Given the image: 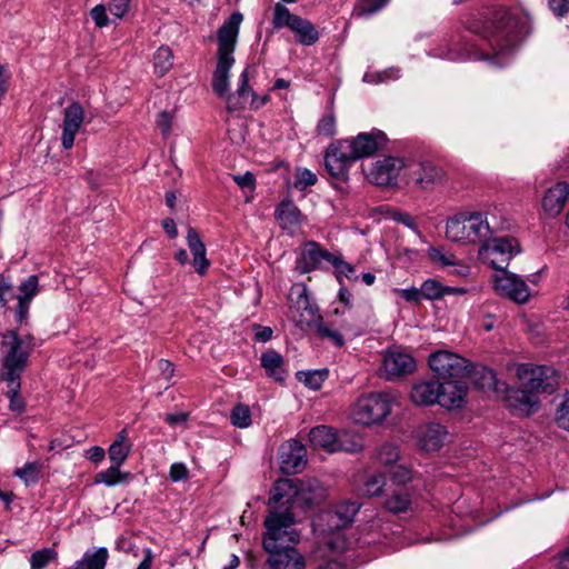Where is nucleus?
Wrapping results in <instances>:
<instances>
[{
  "label": "nucleus",
  "instance_id": "f257e3e1",
  "mask_svg": "<svg viewBox=\"0 0 569 569\" xmlns=\"http://www.w3.org/2000/svg\"><path fill=\"white\" fill-rule=\"evenodd\" d=\"M480 37L486 48L450 40L432 49L430 54L449 61L483 60L492 67H505L513 59L520 40L519 22L509 11H498Z\"/></svg>",
  "mask_w": 569,
  "mask_h": 569
},
{
  "label": "nucleus",
  "instance_id": "f03ea898",
  "mask_svg": "<svg viewBox=\"0 0 569 569\" xmlns=\"http://www.w3.org/2000/svg\"><path fill=\"white\" fill-rule=\"evenodd\" d=\"M327 497V489L316 478L293 482L289 479L276 481L271 488L268 506H288L291 509H307L320 505Z\"/></svg>",
  "mask_w": 569,
  "mask_h": 569
},
{
  "label": "nucleus",
  "instance_id": "7ed1b4c3",
  "mask_svg": "<svg viewBox=\"0 0 569 569\" xmlns=\"http://www.w3.org/2000/svg\"><path fill=\"white\" fill-rule=\"evenodd\" d=\"M242 20V13L233 12L217 31L218 61L211 84L219 97H224L229 91V72L234 63L233 52Z\"/></svg>",
  "mask_w": 569,
  "mask_h": 569
},
{
  "label": "nucleus",
  "instance_id": "20e7f679",
  "mask_svg": "<svg viewBox=\"0 0 569 569\" xmlns=\"http://www.w3.org/2000/svg\"><path fill=\"white\" fill-rule=\"evenodd\" d=\"M34 347L36 342L32 335L20 336L16 330L3 332L0 342L2 359L0 377L21 378Z\"/></svg>",
  "mask_w": 569,
  "mask_h": 569
},
{
  "label": "nucleus",
  "instance_id": "39448f33",
  "mask_svg": "<svg viewBox=\"0 0 569 569\" xmlns=\"http://www.w3.org/2000/svg\"><path fill=\"white\" fill-rule=\"evenodd\" d=\"M269 515L264 519L266 532L263 535V549L287 547L300 541V532L295 528L296 519L292 509L288 506H269Z\"/></svg>",
  "mask_w": 569,
  "mask_h": 569
},
{
  "label": "nucleus",
  "instance_id": "423d86ee",
  "mask_svg": "<svg viewBox=\"0 0 569 569\" xmlns=\"http://www.w3.org/2000/svg\"><path fill=\"white\" fill-rule=\"evenodd\" d=\"M491 234L487 214L482 211H460L446 222V237L453 242H483Z\"/></svg>",
  "mask_w": 569,
  "mask_h": 569
},
{
  "label": "nucleus",
  "instance_id": "0eeeda50",
  "mask_svg": "<svg viewBox=\"0 0 569 569\" xmlns=\"http://www.w3.org/2000/svg\"><path fill=\"white\" fill-rule=\"evenodd\" d=\"M390 412V395L371 392L357 399L351 409V418L357 425L370 427L381 423Z\"/></svg>",
  "mask_w": 569,
  "mask_h": 569
},
{
  "label": "nucleus",
  "instance_id": "6e6552de",
  "mask_svg": "<svg viewBox=\"0 0 569 569\" xmlns=\"http://www.w3.org/2000/svg\"><path fill=\"white\" fill-rule=\"evenodd\" d=\"M437 170L422 167L412 158L393 157V189H406L411 183L422 189L433 183Z\"/></svg>",
  "mask_w": 569,
  "mask_h": 569
},
{
  "label": "nucleus",
  "instance_id": "1a4fd4ad",
  "mask_svg": "<svg viewBox=\"0 0 569 569\" xmlns=\"http://www.w3.org/2000/svg\"><path fill=\"white\" fill-rule=\"evenodd\" d=\"M516 377L522 387L535 393H551L558 383L556 370L548 366L517 365Z\"/></svg>",
  "mask_w": 569,
  "mask_h": 569
},
{
  "label": "nucleus",
  "instance_id": "9d476101",
  "mask_svg": "<svg viewBox=\"0 0 569 569\" xmlns=\"http://www.w3.org/2000/svg\"><path fill=\"white\" fill-rule=\"evenodd\" d=\"M289 309L292 320L302 329L311 328L318 321L319 308L311 301L305 284L296 283L288 295Z\"/></svg>",
  "mask_w": 569,
  "mask_h": 569
},
{
  "label": "nucleus",
  "instance_id": "9b49d317",
  "mask_svg": "<svg viewBox=\"0 0 569 569\" xmlns=\"http://www.w3.org/2000/svg\"><path fill=\"white\" fill-rule=\"evenodd\" d=\"M518 252V244L513 239L489 237L482 242L478 254L497 272H502Z\"/></svg>",
  "mask_w": 569,
  "mask_h": 569
},
{
  "label": "nucleus",
  "instance_id": "f8f14e48",
  "mask_svg": "<svg viewBox=\"0 0 569 569\" xmlns=\"http://www.w3.org/2000/svg\"><path fill=\"white\" fill-rule=\"evenodd\" d=\"M356 159L343 139L330 143L325 152V167L328 173L339 180H347Z\"/></svg>",
  "mask_w": 569,
  "mask_h": 569
},
{
  "label": "nucleus",
  "instance_id": "ddd939ff",
  "mask_svg": "<svg viewBox=\"0 0 569 569\" xmlns=\"http://www.w3.org/2000/svg\"><path fill=\"white\" fill-rule=\"evenodd\" d=\"M428 363L439 378H457L463 376L470 368V362L463 357L449 350H438L429 356Z\"/></svg>",
  "mask_w": 569,
  "mask_h": 569
},
{
  "label": "nucleus",
  "instance_id": "4468645a",
  "mask_svg": "<svg viewBox=\"0 0 569 569\" xmlns=\"http://www.w3.org/2000/svg\"><path fill=\"white\" fill-rule=\"evenodd\" d=\"M343 140L348 144L349 151H351L356 161L372 157L376 152L385 149L389 143L388 136L379 129H372L369 132H360L356 137Z\"/></svg>",
  "mask_w": 569,
  "mask_h": 569
},
{
  "label": "nucleus",
  "instance_id": "2eb2a0df",
  "mask_svg": "<svg viewBox=\"0 0 569 569\" xmlns=\"http://www.w3.org/2000/svg\"><path fill=\"white\" fill-rule=\"evenodd\" d=\"M495 290L500 296L520 305L526 303L531 296V290L526 280L517 273L510 272L508 270L496 272Z\"/></svg>",
  "mask_w": 569,
  "mask_h": 569
},
{
  "label": "nucleus",
  "instance_id": "dca6fc26",
  "mask_svg": "<svg viewBox=\"0 0 569 569\" xmlns=\"http://www.w3.org/2000/svg\"><path fill=\"white\" fill-rule=\"evenodd\" d=\"M307 466L306 447L296 439H290L281 446L280 468L286 475L301 472Z\"/></svg>",
  "mask_w": 569,
  "mask_h": 569
},
{
  "label": "nucleus",
  "instance_id": "f3484780",
  "mask_svg": "<svg viewBox=\"0 0 569 569\" xmlns=\"http://www.w3.org/2000/svg\"><path fill=\"white\" fill-rule=\"evenodd\" d=\"M428 256L435 266L451 276L467 278L471 274L470 266L443 247H431Z\"/></svg>",
  "mask_w": 569,
  "mask_h": 569
},
{
  "label": "nucleus",
  "instance_id": "a211bd4d",
  "mask_svg": "<svg viewBox=\"0 0 569 569\" xmlns=\"http://www.w3.org/2000/svg\"><path fill=\"white\" fill-rule=\"evenodd\" d=\"M393 487L403 486L411 480V471L403 465H397L393 462ZM411 515L412 502L411 495L407 488L396 491L393 488V515Z\"/></svg>",
  "mask_w": 569,
  "mask_h": 569
},
{
  "label": "nucleus",
  "instance_id": "6ab92c4d",
  "mask_svg": "<svg viewBox=\"0 0 569 569\" xmlns=\"http://www.w3.org/2000/svg\"><path fill=\"white\" fill-rule=\"evenodd\" d=\"M84 121V110L79 102H72L63 110L61 144L69 150L74 144V138Z\"/></svg>",
  "mask_w": 569,
  "mask_h": 569
},
{
  "label": "nucleus",
  "instance_id": "aec40b11",
  "mask_svg": "<svg viewBox=\"0 0 569 569\" xmlns=\"http://www.w3.org/2000/svg\"><path fill=\"white\" fill-rule=\"evenodd\" d=\"M569 199V183L559 181L545 192L541 207L546 218L553 219L558 217Z\"/></svg>",
  "mask_w": 569,
  "mask_h": 569
},
{
  "label": "nucleus",
  "instance_id": "412c9836",
  "mask_svg": "<svg viewBox=\"0 0 569 569\" xmlns=\"http://www.w3.org/2000/svg\"><path fill=\"white\" fill-rule=\"evenodd\" d=\"M266 552L269 569H306L303 556L293 547H278Z\"/></svg>",
  "mask_w": 569,
  "mask_h": 569
},
{
  "label": "nucleus",
  "instance_id": "4be33fe9",
  "mask_svg": "<svg viewBox=\"0 0 569 569\" xmlns=\"http://www.w3.org/2000/svg\"><path fill=\"white\" fill-rule=\"evenodd\" d=\"M468 387L458 380L440 382L438 403L447 409L460 408L466 402Z\"/></svg>",
  "mask_w": 569,
  "mask_h": 569
},
{
  "label": "nucleus",
  "instance_id": "5701e85b",
  "mask_svg": "<svg viewBox=\"0 0 569 569\" xmlns=\"http://www.w3.org/2000/svg\"><path fill=\"white\" fill-rule=\"evenodd\" d=\"M447 438V428L437 422L427 423L418 431L419 445L425 451H438L445 445Z\"/></svg>",
  "mask_w": 569,
  "mask_h": 569
},
{
  "label": "nucleus",
  "instance_id": "b1692460",
  "mask_svg": "<svg viewBox=\"0 0 569 569\" xmlns=\"http://www.w3.org/2000/svg\"><path fill=\"white\" fill-rule=\"evenodd\" d=\"M508 402L510 408L518 415H530L539 407L537 393L525 387L510 389L508 391Z\"/></svg>",
  "mask_w": 569,
  "mask_h": 569
},
{
  "label": "nucleus",
  "instance_id": "393cba45",
  "mask_svg": "<svg viewBox=\"0 0 569 569\" xmlns=\"http://www.w3.org/2000/svg\"><path fill=\"white\" fill-rule=\"evenodd\" d=\"M187 244L193 257L192 266L194 267V270L200 276H203L210 266V261L207 259L206 246L194 228L188 229Z\"/></svg>",
  "mask_w": 569,
  "mask_h": 569
},
{
  "label": "nucleus",
  "instance_id": "a878e982",
  "mask_svg": "<svg viewBox=\"0 0 569 569\" xmlns=\"http://www.w3.org/2000/svg\"><path fill=\"white\" fill-rule=\"evenodd\" d=\"M440 382L436 380L420 381L412 386L410 398L418 406H431L439 401Z\"/></svg>",
  "mask_w": 569,
  "mask_h": 569
},
{
  "label": "nucleus",
  "instance_id": "bb28decb",
  "mask_svg": "<svg viewBox=\"0 0 569 569\" xmlns=\"http://www.w3.org/2000/svg\"><path fill=\"white\" fill-rule=\"evenodd\" d=\"M260 365L269 378L280 382L286 380L287 370L284 359L278 351L269 349L262 352Z\"/></svg>",
  "mask_w": 569,
  "mask_h": 569
},
{
  "label": "nucleus",
  "instance_id": "cd10ccee",
  "mask_svg": "<svg viewBox=\"0 0 569 569\" xmlns=\"http://www.w3.org/2000/svg\"><path fill=\"white\" fill-rule=\"evenodd\" d=\"M337 431L328 426H317L309 432V441L315 448H320L329 453L337 452Z\"/></svg>",
  "mask_w": 569,
  "mask_h": 569
},
{
  "label": "nucleus",
  "instance_id": "c85d7f7f",
  "mask_svg": "<svg viewBox=\"0 0 569 569\" xmlns=\"http://www.w3.org/2000/svg\"><path fill=\"white\" fill-rule=\"evenodd\" d=\"M369 182L379 186L388 187L391 183V156H386L371 163L366 172Z\"/></svg>",
  "mask_w": 569,
  "mask_h": 569
},
{
  "label": "nucleus",
  "instance_id": "c756f323",
  "mask_svg": "<svg viewBox=\"0 0 569 569\" xmlns=\"http://www.w3.org/2000/svg\"><path fill=\"white\" fill-rule=\"evenodd\" d=\"M108 558L109 551L106 547L87 550L82 558L76 561L68 569H104Z\"/></svg>",
  "mask_w": 569,
  "mask_h": 569
},
{
  "label": "nucleus",
  "instance_id": "7c9ffc66",
  "mask_svg": "<svg viewBox=\"0 0 569 569\" xmlns=\"http://www.w3.org/2000/svg\"><path fill=\"white\" fill-rule=\"evenodd\" d=\"M131 451V443L128 440V432L122 429L117 439L110 445L108 449L109 459L113 465L122 466Z\"/></svg>",
  "mask_w": 569,
  "mask_h": 569
},
{
  "label": "nucleus",
  "instance_id": "2f4dec72",
  "mask_svg": "<svg viewBox=\"0 0 569 569\" xmlns=\"http://www.w3.org/2000/svg\"><path fill=\"white\" fill-rule=\"evenodd\" d=\"M300 217V210L290 199L282 200L276 209V218L284 229L299 226Z\"/></svg>",
  "mask_w": 569,
  "mask_h": 569
},
{
  "label": "nucleus",
  "instance_id": "473e14b6",
  "mask_svg": "<svg viewBox=\"0 0 569 569\" xmlns=\"http://www.w3.org/2000/svg\"><path fill=\"white\" fill-rule=\"evenodd\" d=\"M417 361L410 351L393 346V376H406L415 372Z\"/></svg>",
  "mask_w": 569,
  "mask_h": 569
},
{
  "label": "nucleus",
  "instance_id": "72a5a7b5",
  "mask_svg": "<svg viewBox=\"0 0 569 569\" xmlns=\"http://www.w3.org/2000/svg\"><path fill=\"white\" fill-rule=\"evenodd\" d=\"M290 30L298 37V41L303 46H312L319 40V32L316 26L299 17Z\"/></svg>",
  "mask_w": 569,
  "mask_h": 569
},
{
  "label": "nucleus",
  "instance_id": "f704fd0d",
  "mask_svg": "<svg viewBox=\"0 0 569 569\" xmlns=\"http://www.w3.org/2000/svg\"><path fill=\"white\" fill-rule=\"evenodd\" d=\"M322 254L323 249L319 243L315 241L308 242L299 260V268L301 272L307 273L317 269L319 263L322 261Z\"/></svg>",
  "mask_w": 569,
  "mask_h": 569
},
{
  "label": "nucleus",
  "instance_id": "c9c22d12",
  "mask_svg": "<svg viewBox=\"0 0 569 569\" xmlns=\"http://www.w3.org/2000/svg\"><path fill=\"white\" fill-rule=\"evenodd\" d=\"M466 373H470L472 382L479 389H497V378L492 369L485 366L472 367Z\"/></svg>",
  "mask_w": 569,
  "mask_h": 569
},
{
  "label": "nucleus",
  "instance_id": "e433bc0d",
  "mask_svg": "<svg viewBox=\"0 0 569 569\" xmlns=\"http://www.w3.org/2000/svg\"><path fill=\"white\" fill-rule=\"evenodd\" d=\"M120 465H113L96 475L94 483H104L108 487H114L119 483L128 482L131 478L129 472H121Z\"/></svg>",
  "mask_w": 569,
  "mask_h": 569
},
{
  "label": "nucleus",
  "instance_id": "4c0bfd02",
  "mask_svg": "<svg viewBox=\"0 0 569 569\" xmlns=\"http://www.w3.org/2000/svg\"><path fill=\"white\" fill-rule=\"evenodd\" d=\"M365 445L361 436L350 432L340 431L337 433V452L345 451L349 453H358L362 451Z\"/></svg>",
  "mask_w": 569,
  "mask_h": 569
},
{
  "label": "nucleus",
  "instance_id": "58836bf2",
  "mask_svg": "<svg viewBox=\"0 0 569 569\" xmlns=\"http://www.w3.org/2000/svg\"><path fill=\"white\" fill-rule=\"evenodd\" d=\"M8 385L7 397L10 400L9 408L11 411L21 413L24 411L26 405L22 398H20V380L21 378H1Z\"/></svg>",
  "mask_w": 569,
  "mask_h": 569
},
{
  "label": "nucleus",
  "instance_id": "ea45409f",
  "mask_svg": "<svg viewBox=\"0 0 569 569\" xmlns=\"http://www.w3.org/2000/svg\"><path fill=\"white\" fill-rule=\"evenodd\" d=\"M173 66V54L169 47H160L153 56V67L158 76H164Z\"/></svg>",
  "mask_w": 569,
  "mask_h": 569
},
{
  "label": "nucleus",
  "instance_id": "a19ab883",
  "mask_svg": "<svg viewBox=\"0 0 569 569\" xmlns=\"http://www.w3.org/2000/svg\"><path fill=\"white\" fill-rule=\"evenodd\" d=\"M359 509V503L353 501H346L337 505L333 509H331L329 516L331 518L339 517L342 520L341 523L348 527L353 521Z\"/></svg>",
  "mask_w": 569,
  "mask_h": 569
},
{
  "label": "nucleus",
  "instance_id": "79ce46f5",
  "mask_svg": "<svg viewBox=\"0 0 569 569\" xmlns=\"http://www.w3.org/2000/svg\"><path fill=\"white\" fill-rule=\"evenodd\" d=\"M311 328L316 329L317 335L321 339H328L336 347H342L345 345V339L342 335L338 330L331 328L328 323H326L321 315L318 317V321L312 323Z\"/></svg>",
  "mask_w": 569,
  "mask_h": 569
},
{
  "label": "nucleus",
  "instance_id": "37998d69",
  "mask_svg": "<svg viewBox=\"0 0 569 569\" xmlns=\"http://www.w3.org/2000/svg\"><path fill=\"white\" fill-rule=\"evenodd\" d=\"M387 3L388 0H358L352 14L357 18H369L380 11Z\"/></svg>",
  "mask_w": 569,
  "mask_h": 569
},
{
  "label": "nucleus",
  "instance_id": "c03bdc74",
  "mask_svg": "<svg viewBox=\"0 0 569 569\" xmlns=\"http://www.w3.org/2000/svg\"><path fill=\"white\" fill-rule=\"evenodd\" d=\"M13 475L20 478L24 485L31 486L39 481L41 477V467L39 462H27L22 468H17Z\"/></svg>",
  "mask_w": 569,
  "mask_h": 569
},
{
  "label": "nucleus",
  "instance_id": "a18cd8bd",
  "mask_svg": "<svg viewBox=\"0 0 569 569\" xmlns=\"http://www.w3.org/2000/svg\"><path fill=\"white\" fill-rule=\"evenodd\" d=\"M298 18L299 16L292 14L282 3H276L273 9L272 26L274 29H281L283 27L290 29Z\"/></svg>",
  "mask_w": 569,
  "mask_h": 569
},
{
  "label": "nucleus",
  "instance_id": "49530a36",
  "mask_svg": "<svg viewBox=\"0 0 569 569\" xmlns=\"http://www.w3.org/2000/svg\"><path fill=\"white\" fill-rule=\"evenodd\" d=\"M328 369L312 370V371H300L297 377L298 380L303 382L308 388L318 390L321 388L325 380L328 378Z\"/></svg>",
  "mask_w": 569,
  "mask_h": 569
},
{
  "label": "nucleus",
  "instance_id": "de8ad7c7",
  "mask_svg": "<svg viewBox=\"0 0 569 569\" xmlns=\"http://www.w3.org/2000/svg\"><path fill=\"white\" fill-rule=\"evenodd\" d=\"M39 288L38 277L34 274L29 276L18 287L19 293L16 296L18 301L31 302L37 296Z\"/></svg>",
  "mask_w": 569,
  "mask_h": 569
},
{
  "label": "nucleus",
  "instance_id": "09e8293b",
  "mask_svg": "<svg viewBox=\"0 0 569 569\" xmlns=\"http://www.w3.org/2000/svg\"><path fill=\"white\" fill-rule=\"evenodd\" d=\"M420 292L421 298L438 300L445 297V286L436 279H428L421 284Z\"/></svg>",
  "mask_w": 569,
  "mask_h": 569
},
{
  "label": "nucleus",
  "instance_id": "8fccbe9b",
  "mask_svg": "<svg viewBox=\"0 0 569 569\" xmlns=\"http://www.w3.org/2000/svg\"><path fill=\"white\" fill-rule=\"evenodd\" d=\"M231 423L237 428H248L251 425V411L247 405H237L230 415Z\"/></svg>",
  "mask_w": 569,
  "mask_h": 569
},
{
  "label": "nucleus",
  "instance_id": "3c124183",
  "mask_svg": "<svg viewBox=\"0 0 569 569\" xmlns=\"http://www.w3.org/2000/svg\"><path fill=\"white\" fill-rule=\"evenodd\" d=\"M56 557L57 552L53 548H42L30 556V567L31 569H43Z\"/></svg>",
  "mask_w": 569,
  "mask_h": 569
},
{
  "label": "nucleus",
  "instance_id": "603ef678",
  "mask_svg": "<svg viewBox=\"0 0 569 569\" xmlns=\"http://www.w3.org/2000/svg\"><path fill=\"white\" fill-rule=\"evenodd\" d=\"M317 133L327 138L337 133V119L332 111L326 112L317 124Z\"/></svg>",
  "mask_w": 569,
  "mask_h": 569
},
{
  "label": "nucleus",
  "instance_id": "864d4df0",
  "mask_svg": "<svg viewBox=\"0 0 569 569\" xmlns=\"http://www.w3.org/2000/svg\"><path fill=\"white\" fill-rule=\"evenodd\" d=\"M385 485V476L382 473H375L367 478L362 490L363 493L368 497H377L382 492Z\"/></svg>",
  "mask_w": 569,
  "mask_h": 569
},
{
  "label": "nucleus",
  "instance_id": "5fc2aeb1",
  "mask_svg": "<svg viewBox=\"0 0 569 569\" xmlns=\"http://www.w3.org/2000/svg\"><path fill=\"white\" fill-rule=\"evenodd\" d=\"M329 515H330V510H327V511L321 512L318 516L317 526H320L323 522H326V525H327L326 528L321 529L322 532L331 533V532H335L337 530H341V529L347 527L346 525L341 523L342 520L339 517L331 518Z\"/></svg>",
  "mask_w": 569,
  "mask_h": 569
},
{
  "label": "nucleus",
  "instance_id": "6e6d98bb",
  "mask_svg": "<svg viewBox=\"0 0 569 569\" xmlns=\"http://www.w3.org/2000/svg\"><path fill=\"white\" fill-rule=\"evenodd\" d=\"M317 176L307 168H299L296 173L295 187L297 189H306L316 184Z\"/></svg>",
  "mask_w": 569,
  "mask_h": 569
},
{
  "label": "nucleus",
  "instance_id": "4d7b16f0",
  "mask_svg": "<svg viewBox=\"0 0 569 569\" xmlns=\"http://www.w3.org/2000/svg\"><path fill=\"white\" fill-rule=\"evenodd\" d=\"M393 222L402 224L415 234L419 233L418 224L416 219L408 212L393 210Z\"/></svg>",
  "mask_w": 569,
  "mask_h": 569
},
{
  "label": "nucleus",
  "instance_id": "13d9d810",
  "mask_svg": "<svg viewBox=\"0 0 569 569\" xmlns=\"http://www.w3.org/2000/svg\"><path fill=\"white\" fill-rule=\"evenodd\" d=\"M237 94L240 98H246L249 94L253 98L252 103H254L256 94L253 90L249 86V67H247L240 74L238 79V88H237Z\"/></svg>",
  "mask_w": 569,
  "mask_h": 569
},
{
  "label": "nucleus",
  "instance_id": "bf43d9fd",
  "mask_svg": "<svg viewBox=\"0 0 569 569\" xmlns=\"http://www.w3.org/2000/svg\"><path fill=\"white\" fill-rule=\"evenodd\" d=\"M556 418L559 427L569 431V393H566L563 400L559 405Z\"/></svg>",
  "mask_w": 569,
  "mask_h": 569
},
{
  "label": "nucleus",
  "instance_id": "052dcab7",
  "mask_svg": "<svg viewBox=\"0 0 569 569\" xmlns=\"http://www.w3.org/2000/svg\"><path fill=\"white\" fill-rule=\"evenodd\" d=\"M90 16L98 28L107 27L109 18L107 16V9L103 4H97L90 11Z\"/></svg>",
  "mask_w": 569,
  "mask_h": 569
},
{
  "label": "nucleus",
  "instance_id": "680f3d73",
  "mask_svg": "<svg viewBox=\"0 0 569 569\" xmlns=\"http://www.w3.org/2000/svg\"><path fill=\"white\" fill-rule=\"evenodd\" d=\"M189 471L184 463L182 462H174L171 465L169 470V478L173 482H179L188 479Z\"/></svg>",
  "mask_w": 569,
  "mask_h": 569
},
{
  "label": "nucleus",
  "instance_id": "e2e57ef3",
  "mask_svg": "<svg viewBox=\"0 0 569 569\" xmlns=\"http://www.w3.org/2000/svg\"><path fill=\"white\" fill-rule=\"evenodd\" d=\"M156 123L157 127L161 130V133L167 136L170 133L172 128V116L168 111H161L157 116Z\"/></svg>",
  "mask_w": 569,
  "mask_h": 569
},
{
  "label": "nucleus",
  "instance_id": "0e129e2a",
  "mask_svg": "<svg viewBox=\"0 0 569 569\" xmlns=\"http://www.w3.org/2000/svg\"><path fill=\"white\" fill-rule=\"evenodd\" d=\"M336 272H337V279L340 283L342 282V277H346L347 279L358 280V276L356 274L355 267L345 260H342V262L340 263V266L336 270Z\"/></svg>",
  "mask_w": 569,
  "mask_h": 569
},
{
  "label": "nucleus",
  "instance_id": "69168bd1",
  "mask_svg": "<svg viewBox=\"0 0 569 569\" xmlns=\"http://www.w3.org/2000/svg\"><path fill=\"white\" fill-rule=\"evenodd\" d=\"M130 0H111L109 11L117 18H122L129 9Z\"/></svg>",
  "mask_w": 569,
  "mask_h": 569
},
{
  "label": "nucleus",
  "instance_id": "338daca9",
  "mask_svg": "<svg viewBox=\"0 0 569 569\" xmlns=\"http://www.w3.org/2000/svg\"><path fill=\"white\" fill-rule=\"evenodd\" d=\"M233 180L241 189H254L256 178L250 171H247L244 174L233 176Z\"/></svg>",
  "mask_w": 569,
  "mask_h": 569
},
{
  "label": "nucleus",
  "instance_id": "774afa93",
  "mask_svg": "<svg viewBox=\"0 0 569 569\" xmlns=\"http://www.w3.org/2000/svg\"><path fill=\"white\" fill-rule=\"evenodd\" d=\"M548 6L557 17H563L569 12V0H548Z\"/></svg>",
  "mask_w": 569,
  "mask_h": 569
}]
</instances>
